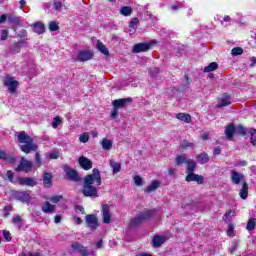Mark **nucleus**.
Listing matches in <instances>:
<instances>
[{
    "label": "nucleus",
    "instance_id": "nucleus-54",
    "mask_svg": "<svg viewBox=\"0 0 256 256\" xmlns=\"http://www.w3.org/2000/svg\"><path fill=\"white\" fill-rule=\"evenodd\" d=\"M9 37V31L7 29L2 30L1 41H5Z\"/></svg>",
    "mask_w": 256,
    "mask_h": 256
},
{
    "label": "nucleus",
    "instance_id": "nucleus-18",
    "mask_svg": "<svg viewBox=\"0 0 256 256\" xmlns=\"http://www.w3.org/2000/svg\"><path fill=\"white\" fill-rule=\"evenodd\" d=\"M149 44L138 43L133 47V53H143L145 51H149Z\"/></svg>",
    "mask_w": 256,
    "mask_h": 256
},
{
    "label": "nucleus",
    "instance_id": "nucleus-9",
    "mask_svg": "<svg viewBox=\"0 0 256 256\" xmlns=\"http://www.w3.org/2000/svg\"><path fill=\"white\" fill-rule=\"evenodd\" d=\"M86 223L91 231H95V229L99 227V223L95 215H86Z\"/></svg>",
    "mask_w": 256,
    "mask_h": 256
},
{
    "label": "nucleus",
    "instance_id": "nucleus-26",
    "mask_svg": "<svg viewBox=\"0 0 256 256\" xmlns=\"http://www.w3.org/2000/svg\"><path fill=\"white\" fill-rule=\"evenodd\" d=\"M133 14V8L129 6H123L120 9V15H123V17H131Z\"/></svg>",
    "mask_w": 256,
    "mask_h": 256
},
{
    "label": "nucleus",
    "instance_id": "nucleus-24",
    "mask_svg": "<svg viewBox=\"0 0 256 256\" xmlns=\"http://www.w3.org/2000/svg\"><path fill=\"white\" fill-rule=\"evenodd\" d=\"M42 211L43 213H53L55 211V205H52L49 201H45L42 204Z\"/></svg>",
    "mask_w": 256,
    "mask_h": 256
},
{
    "label": "nucleus",
    "instance_id": "nucleus-27",
    "mask_svg": "<svg viewBox=\"0 0 256 256\" xmlns=\"http://www.w3.org/2000/svg\"><path fill=\"white\" fill-rule=\"evenodd\" d=\"M176 119H178L179 121H184V123H191V115L186 113L176 114Z\"/></svg>",
    "mask_w": 256,
    "mask_h": 256
},
{
    "label": "nucleus",
    "instance_id": "nucleus-1",
    "mask_svg": "<svg viewBox=\"0 0 256 256\" xmlns=\"http://www.w3.org/2000/svg\"><path fill=\"white\" fill-rule=\"evenodd\" d=\"M101 185V172L99 169L94 168L92 174L87 175L84 179L83 195L85 197H99L97 194V188Z\"/></svg>",
    "mask_w": 256,
    "mask_h": 256
},
{
    "label": "nucleus",
    "instance_id": "nucleus-25",
    "mask_svg": "<svg viewBox=\"0 0 256 256\" xmlns=\"http://www.w3.org/2000/svg\"><path fill=\"white\" fill-rule=\"evenodd\" d=\"M102 145V149H104V151H111V149L113 148V141L104 138L101 142Z\"/></svg>",
    "mask_w": 256,
    "mask_h": 256
},
{
    "label": "nucleus",
    "instance_id": "nucleus-11",
    "mask_svg": "<svg viewBox=\"0 0 256 256\" xmlns=\"http://www.w3.org/2000/svg\"><path fill=\"white\" fill-rule=\"evenodd\" d=\"M127 103H133V98L128 97V98H122V99L114 100L112 102V105L116 109H121V107H125V105H127Z\"/></svg>",
    "mask_w": 256,
    "mask_h": 256
},
{
    "label": "nucleus",
    "instance_id": "nucleus-39",
    "mask_svg": "<svg viewBox=\"0 0 256 256\" xmlns=\"http://www.w3.org/2000/svg\"><path fill=\"white\" fill-rule=\"evenodd\" d=\"M235 131L239 135H247V128L243 127L242 125L235 127Z\"/></svg>",
    "mask_w": 256,
    "mask_h": 256
},
{
    "label": "nucleus",
    "instance_id": "nucleus-2",
    "mask_svg": "<svg viewBox=\"0 0 256 256\" xmlns=\"http://www.w3.org/2000/svg\"><path fill=\"white\" fill-rule=\"evenodd\" d=\"M230 178L233 185H242L239 196L241 197V199H247L249 195V184H247V181H245V175L235 170H231Z\"/></svg>",
    "mask_w": 256,
    "mask_h": 256
},
{
    "label": "nucleus",
    "instance_id": "nucleus-34",
    "mask_svg": "<svg viewBox=\"0 0 256 256\" xmlns=\"http://www.w3.org/2000/svg\"><path fill=\"white\" fill-rule=\"evenodd\" d=\"M34 31L38 35H41V33H45V26L42 23H35L34 24Z\"/></svg>",
    "mask_w": 256,
    "mask_h": 256
},
{
    "label": "nucleus",
    "instance_id": "nucleus-5",
    "mask_svg": "<svg viewBox=\"0 0 256 256\" xmlns=\"http://www.w3.org/2000/svg\"><path fill=\"white\" fill-rule=\"evenodd\" d=\"M4 85L7 87L9 93H15L17 87H19V81L15 80L14 77L6 76L4 78Z\"/></svg>",
    "mask_w": 256,
    "mask_h": 256
},
{
    "label": "nucleus",
    "instance_id": "nucleus-42",
    "mask_svg": "<svg viewBox=\"0 0 256 256\" xmlns=\"http://www.w3.org/2000/svg\"><path fill=\"white\" fill-rule=\"evenodd\" d=\"M255 226H256V221H255V218H252L248 221L247 223V229L248 231H253V229H255Z\"/></svg>",
    "mask_w": 256,
    "mask_h": 256
},
{
    "label": "nucleus",
    "instance_id": "nucleus-23",
    "mask_svg": "<svg viewBox=\"0 0 256 256\" xmlns=\"http://www.w3.org/2000/svg\"><path fill=\"white\" fill-rule=\"evenodd\" d=\"M235 133H236L235 125L229 124L225 129V135H226L227 139H229L231 141V139H233V135H235Z\"/></svg>",
    "mask_w": 256,
    "mask_h": 256
},
{
    "label": "nucleus",
    "instance_id": "nucleus-52",
    "mask_svg": "<svg viewBox=\"0 0 256 256\" xmlns=\"http://www.w3.org/2000/svg\"><path fill=\"white\" fill-rule=\"evenodd\" d=\"M150 77H157L159 75V68H153L149 71Z\"/></svg>",
    "mask_w": 256,
    "mask_h": 256
},
{
    "label": "nucleus",
    "instance_id": "nucleus-7",
    "mask_svg": "<svg viewBox=\"0 0 256 256\" xmlns=\"http://www.w3.org/2000/svg\"><path fill=\"white\" fill-rule=\"evenodd\" d=\"M32 168L33 162L22 157L20 160V164L16 168V171H24L25 173H29V170Z\"/></svg>",
    "mask_w": 256,
    "mask_h": 256
},
{
    "label": "nucleus",
    "instance_id": "nucleus-46",
    "mask_svg": "<svg viewBox=\"0 0 256 256\" xmlns=\"http://www.w3.org/2000/svg\"><path fill=\"white\" fill-rule=\"evenodd\" d=\"M172 11H177L178 9H182L183 8V2H178L176 4H172L170 6Z\"/></svg>",
    "mask_w": 256,
    "mask_h": 256
},
{
    "label": "nucleus",
    "instance_id": "nucleus-61",
    "mask_svg": "<svg viewBox=\"0 0 256 256\" xmlns=\"http://www.w3.org/2000/svg\"><path fill=\"white\" fill-rule=\"evenodd\" d=\"M250 61H251L250 67H255V65H256V57L255 56L251 57Z\"/></svg>",
    "mask_w": 256,
    "mask_h": 256
},
{
    "label": "nucleus",
    "instance_id": "nucleus-60",
    "mask_svg": "<svg viewBox=\"0 0 256 256\" xmlns=\"http://www.w3.org/2000/svg\"><path fill=\"white\" fill-rule=\"evenodd\" d=\"M135 31H137V28L129 26L128 33L130 35H134Z\"/></svg>",
    "mask_w": 256,
    "mask_h": 256
},
{
    "label": "nucleus",
    "instance_id": "nucleus-56",
    "mask_svg": "<svg viewBox=\"0 0 256 256\" xmlns=\"http://www.w3.org/2000/svg\"><path fill=\"white\" fill-rule=\"evenodd\" d=\"M119 115V108H115L112 110V113H111V117L112 119H116V117H118Z\"/></svg>",
    "mask_w": 256,
    "mask_h": 256
},
{
    "label": "nucleus",
    "instance_id": "nucleus-37",
    "mask_svg": "<svg viewBox=\"0 0 256 256\" xmlns=\"http://www.w3.org/2000/svg\"><path fill=\"white\" fill-rule=\"evenodd\" d=\"M189 161V159H187L184 155H179L176 157V165L181 166L184 163L187 164V162Z\"/></svg>",
    "mask_w": 256,
    "mask_h": 256
},
{
    "label": "nucleus",
    "instance_id": "nucleus-51",
    "mask_svg": "<svg viewBox=\"0 0 256 256\" xmlns=\"http://www.w3.org/2000/svg\"><path fill=\"white\" fill-rule=\"evenodd\" d=\"M233 215H235V212H233V211H229V212H227L225 215H224V217H223V219H224V221H229V219H231V217H233Z\"/></svg>",
    "mask_w": 256,
    "mask_h": 256
},
{
    "label": "nucleus",
    "instance_id": "nucleus-20",
    "mask_svg": "<svg viewBox=\"0 0 256 256\" xmlns=\"http://www.w3.org/2000/svg\"><path fill=\"white\" fill-rule=\"evenodd\" d=\"M231 103V96L224 94L217 104V107H227Z\"/></svg>",
    "mask_w": 256,
    "mask_h": 256
},
{
    "label": "nucleus",
    "instance_id": "nucleus-44",
    "mask_svg": "<svg viewBox=\"0 0 256 256\" xmlns=\"http://www.w3.org/2000/svg\"><path fill=\"white\" fill-rule=\"evenodd\" d=\"M49 30L50 31H59V25L55 21H52L49 23Z\"/></svg>",
    "mask_w": 256,
    "mask_h": 256
},
{
    "label": "nucleus",
    "instance_id": "nucleus-22",
    "mask_svg": "<svg viewBox=\"0 0 256 256\" xmlns=\"http://www.w3.org/2000/svg\"><path fill=\"white\" fill-rule=\"evenodd\" d=\"M161 186V183L159 181H152L150 185H148L145 189V193H153V191H157L159 187Z\"/></svg>",
    "mask_w": 256,
    "mask_h": 256
},
{
    "label": "nucleus",
    "instance_id": "nucleus-55",
    "mask_svg": "<svg viewBox=\"0 0 256 256\" xmlns=\"http://www.w3.org/2000/svg\"><path fill=\"white\" fill-rule=\"evenodd\" d=\"M21 221H22V219H21V216H19V215L14 216L12 219V223H14V225L21 223Z\"/></svg>",
    "mask_w": 256,
    "mask_h": 256
},
{
    "label": "nucleus",
    "instance_id": "nucleus-48",
    "mask_svg": "<svg viewBox=\"0 0 256 256\" xmlns=\"http://www.w3.org/2000/svg\"><path fill=\"white\" fill-rule=\"evenodd\" d=\"M79 141L80 143H87V141H89V134L83 133L82 135H80Z\"/></svg>",
    "mask_w": 256,
    "mask_h": 256
},
{
    "label": "nucleus",
    "instance_id": "nucleus-29",
    "mask_svg": "<svg viewBox=\"0 0 256 256\" xmlns=\"http://www.w3.org/2000/svg\"><path fill=\"white\" fill-rule=\"evenodd\" d=\"M96 47L100 53H103V55H109V49H107V46H105L103 42L97 41Z\"/></svg>",
    "mask_w": 256,
    "mask_h": 256
},
{
    "label": "nucleus",
    "instance_id": "nucleus-38",
    "mask_svg": "<svg viewBox=\"0 0 256 256\" xmlns=\"http://www.w3.org/2000/svg\"><path fill=\"white\" fill-rule=\"evenodd\" d=\"M61 123H63V120L61 119V117H59V116L54 117V119L52 121L53 129H57L58 125H60Z\"/></svg>",
    "mask_w": 256,
    "mask_h": 256
},
{
    "label": "nucleus",
    "instance_id": "nucleus-47",
    "mask_svg": "<svg viewBox=\"0 0 256 256\" xmlns=\"http://www.w3.org/2000/svg\"><path fill=\"white\" fill-rule=\"evenodd\" d=\"M237 247H239V240H235L232 242V246L230 247V253H235V251H237Z\"/></svg>",
    "mask_w": 256,
    "mask_h": 256
},
{
    "label": "nucleus",
    "instance_id": "nucleus-43",
    "mask_svg": "<svg viewBox=\"0 0 256 256\" xmlns=\"http://www.w3.org/2000/svg\"><path fill=\"white\" fill-rule=\"evenodd\" d=\"M49 201H51V203H59V201H61L63 199L62 195H58V196H52L47 198Z\"/></svg>",
    "mask_w": 256,
    "mask_h": 256
},
{
    "label": "nucleus",
    "instance_id": "nucleus-15",
    "mask_svg": "<svg viewBox=\"0 0 256 256\" xmlns=\"http://www.w3.org/2000/svg\"><path fill=\"white\" fill-rule=\"evenodd\" d=\"M19 185H26L27 187H35L37 181L33 178H18Z\"/></svg>",
    "mask_w": 256,
    "mask_h": 256
},
{
    "label": "nucleus",
    "instance_id": "nucleus-40",
    "mask_svg": "<svg viewBox=\"0 0 256 256\" xmlns=\"http://www.w3.org/2000/svg\"><path fill=\"white\" fill-rule=\"evenodd\" d=\"M231 55L234 57H237V55H243V48L241 47H235L231 50Z\"/></svg>",
    "mask_w": 256,
    "mask_h": 256
},
{
    "label": "nucleus",
    "instance_id": "nucleus-10",
    "mask_svg": "<svg viewBox=\"0 0 256 256\" xmlns=\"http://www.w3.org/2000/svg\"><path fill=\"white\" fill-rule=\"evenodd\" d=\"M72 249H74V251H78V253H80V255L83 256H89L91 255V252L87 251V248L83 245H81L79 242H74L71 245Z\"/></svg>",
    "mask_w": 256,
    "mask_h": 256
},
{
    "label": "nucleus",
    "instance_id": "nucleus-31",
    "mask_svg": "<svg viewBox=\"0 0 256 256\" xmlns=\"http://www.w3.org/2000/svg\"><path fill=\"white\" fill-rule=\"evenodd\" d=\"M53 7L55 11H61L65 8V0H54Z\"/></svg>",
    "mask_w": 256,
    "mask_h": 256
},
{
    "label": "nucleus",
    "instance_id": "nucleus-59",
    "mask_svg": "<svg viewBox=\"0 0 256 256\" xmlns=\"http://www.w3.org/2000/svg\"><path fill=\"white\" fill-rule=\"evenodd\" d=\"M35 159H36V163H38V165H41L42 161H41V155H39V153H36Z\"/></svg>",
    "mask_w": 256,
    "mask_h": 256
},
{
    "label": "nucleus",
    "instance_id": "nucleus-57",
    "mask_svg": "<svg viewBox=\"0 0 256 256\" xmlns=\"http://www.w3.org/2000/svg\"><path fill=\"white\" fill-rule=\"evenodd\" d=\"M8 21H10V23H17V21H19V18L15 17L13 15H9Z\"/></svg>",
    "mask_w": 256,
    "mask_h": 256
},
{
    "label": "nucleus",
    "instance_id": "nucleus-49",
    "mask_svg": "<svg viewBox=\"0 0 256 256\" xmlns=\"http://www.w3.org/2000/svg\"><path fill=\"white\" fill-rule=\"evenodd\" d=\"M49 157H50V159H59V151L54 150V151L50 152Z\"/></svg>",
    "mask_w": 256,
    "mask_h": 256
},
{
    "label": "nucleus",
    "instance_id": "nucleus-28",
    "mask_svg": "<svg viewBox=\"0 0 256 256\" xmlns=\"http://www.w3.org/2000/svg\"><path fill=\"white\" fill-rule=\"evenodd\" d=\"M52 179H53V176L51 175V173H44V176H43L44 186L51 187V185H53Z\"/></svg>",
    "mask_w": 256,
    "mask_h": 256
},
{
    "label": "nucleus",
    "instance_id": "nucleus-14",
    "mask_svg": "<svg viewBox=\"0 0 256 256\" xmlns=\"http://www.w3.org/2000/svg\"><path fill=\"white\" fill-rule=\"evenodd\" d=\"M92 58L93 54L91 51L83 50L78 53L76 61H89Z\"/></svg>",
    "mask_w": 256,
    "mask_h": 256
},
{
    "label": "nucleus",
    "instance_id": "nucleus-12",
    "mask_svg": "<svg viewBox=\"0 0 256 256\" xmlns=\"http://www.w3.org/2000/svg\"><path fill=\"white\" fill-rule=\"evenodd\" d=\"M102 217H103V223L109 224L111 223V212L109 210V205L104 204L102 206Z\"/></svg>",
    "mask_w": 256,
    "mask_h": 256
},
{
    "label": "nucleus",
    "instance_id": "nucleus-13",
    "mask_svg": "<svg viewBox=\"0 0 256 256\" xmlns=\"http://www.w3.org/2000/svg\"><path fill=\"white\" fill-rule=\"evenodd\" d=\"M14 197L17 201H21L22 203H29V201H31V196L27 192H16Z\"/></svg>",
    "mask_w": 256,
    "mask_h": 256
},
{
    "label": "nucleus",
    "instance_id": "nucleus-45",
    "mask_svg": "<svg viewBox=\"0 0 256 256\" xmlns=\"http://www.w3.org/2000/svg\"><path fill=\"white\" fill-rule=\"evenodd\" d=\"M134 183L135 185H137V187H141V185H143V179L141 178V176H134Z\"/></svg>",
    "mask_w": 256,
    "mask_h": 256
},
{
    "label": "nucleus",
    "instance_id": "nucleus-64",
    "mask_svg": "<svg viewBox=\"0 0 256 256\" xmlns=\"http://www.w3.org/2000/svg\"><path fill=\"white\" fill-rule=\"evenodd\" d=\"M168 173H169V175H175V173H177V169H175V168H169V169H168Z\"/></svg>",
    "mask_w": 256,
    "mask_h": 256
},
{
    "label": "nucleus",
    "instance_id": "nucleus-19",
    "mask_svg": "<svg viewBox=\"0 0 256 256\" xmlns=\"http://www.w3.org/2000/svg\"><path fill=\"white\" fill-rule=\"evenodd\" d=\"M22 47H27V41L20 40L19 42L15 43L13 47L11 48L12 53H19L21 51Z\"/></svg>",
    "mask_w": 256,
    "mask_h": 256
},
{
    "label": "nucleus",
    "instance_id": "nucleus-8",
    "mask_svg": "<svg viewBox=\"0 0 256 256\" xmlns=\"http://www.w3.org/2000/svg\"><path fill=\"white\" fill-rule=\"evenodd\" d=\"M78 162L80 167H82L84 171H89V169H93V162L85 156H80Z\"/></svg>",
    "mask_w": 256,
    "mask_h": 256
},
{
    "label": "nucleus",
    "instance_id": "nucleus-58",
    "mask_svg": "<svg viewBox=\"0 0 256 256\" xmlns=\"http://www.w3.org/2000/svg\"><path fill=\"white\" fill-rule=\"evenodd\" d=\"M0 159L7 161V154L3 150H0Z\"/></svg>",
    "mask_w": 256,
    "mask_h": 256
},
{
    "label": "nucleus",
    "instance_id": "nucleus-32",
    "mask_svg": "<svg viewBox=\"0 0 256 256\" xmlns=\"http://www.w3.org/2000/svg\"><path fill=\"white\" fill-rule=\"evenodd\" d=\"M195 148V144L194 143H191L189 141H184L180 147H179V150L180 151H185V149H194Z\"/></svg>",
    "mask_w": 256,
    "mask_h": 256
},
{
    "label": "nucleus",
    "instance_id": "nucleus-62",
    "mask_svg": "<svg viewBox=\"0 0 256 256\" xmlns=\"http://www.w3.org/2000/svg\"><path fill=\"white\" fill-rule=\"evenodd\" d=\"M61 219H62L61 215L58 214V215L55 216L54 222H55L56 224L61 223Z\"/></svg>",
    "mask_w": 256,
    "mask_h": 256
},
{
    "label": "nucleus",
    "instance_id": "nucleus-33",
    "mask_svg": "<svg viewBox=\"0 0 256 256\" xmlns=\"http://www.w3.org/2000/svg\"><path fill=\"white\" fill-rule=\"evenodd\" d=\"M187 165V173H193V171H195V167H197V164L195 163V161L188 159V161L186 162Z\"/></svg>",
    "mask_w": 256,
    "mask_h": 256
},
{
    "label": "nucleus",
    "instance_id": "nucleus-3",
    "mask_svg": "<svg viewBox=\"0 0 256 256\" xmlns=\"http://www.w3.org/2000/svg\"><path fill=\"white\" fill-rule=\"evenodd\" d=\"M18 141L19 143H23V145L20 146L23 153L28 154L31 153V151H37L39 149V146L33 142V138L23 131L18 134Z\"/></svg>",
    "mask_w": 256,
    "mask_h": 256
},
{
    "label": "nucleus",
    "instance_id": "nucleus-36",
    "mask_svg": "<svg viewBox=\"0 0 256 256\" xmlns=\"http://www.w3.org/2000/svg\"><path fill=\"white\" fill-rule=\"evenodd\" d=\"M217 67V62H212L204 68V73H211V71H215Z\"/></svg>",
    "mask_w": 256,
    "mask_h": 256
},
{
    "label": "nucleus",
    "instance_id": "nucleus-63",
    "mask_svg": "<svg viewBox=\"0 0 256 256\" xmlns=\"http://www.w3.org/2000/svg\"><path fill=\"white\" fill-rule=\"evenodd\" d=\"M76 211H80V213L85 214V208H83V206H76Z\"/></svg>",
    "mask_w": 256,
    "mask_h": 256
},
{
    "label": "nucleus",
    "instance_id": "nucleus-6",
    "mask_svg": "<svg viewBox=\"0 0 256 256\" xmlns=\"http://www.w3.org/2000/svg\"><path fill=\"white\" fill-rule=\"evenodd\" d=\"M64 172L66 173V176L68 177V179L70 181H74L76 183L81 181V177H79V174L73 168H71L69 166H65Z\"/></svg>",
    "mask_w": 256,
    "mask_h": 256
},
{
    "label": "nucleus",
    "instance_id": "nucleus-4",
    "mask_svg": "<svg viewBox=\"0 0 256 256\" xmlns=\"http://www.w3.org/2000/svg\"><path fill=\"white\" fill-rule=\"evenodd\" d=\"M151 217H155V210H146L144 212H141L130 221V227H137L139 223H143V221H148V219H151Z\"/></svg>",
    "mask_w": 256,
    "mask_h": 256
},
{
    "label": "nucleus",
    "instance_id": "nucleus-17",
    "mask_svg": "<svg viewBox=\"0 0 256 256\" xmlns=\"http://www.w3.org/2000/svg\"><path fill=\"white\" fill-rule=\"evenodd\" d=\"M167 241V237L161 236V235H156L152 239V245L153 247H161L163 243Z\"/></svg>",
    "mask_w": 256,
    "mask_h": 256
},
{
    "label": "nucleus",
    "instance_id": "nucleus-30",
    "mask_svg": "<svg viewBox=\"0 0 256 256\" xmlns=\"http://www.w3.org/2000/svg\"><path fill=\"white\" fill-rule=\"evenodd\" d=\"M196 159L200 165H205V163L209 162V155L206 153H201L196 157Z\"/></svg>",
    "mask_w": 256,
    "mask_h": 256
},
{
    "label": "nucleus",
    "instance_id": "nucleus-53",
    "mask_svg": "<svg viewBox=\"0 0 256 256\" xmlns=\"http://www.w3.org/2000/svg\"><path fill=\"white\" fill-rule=\"evenodd\" d=\"M3 237H4V239H6V241H11V232L4 230Z\"/></svg>",
    "mask_w": 256,
    "mask_h": 256
},
{
    "label": "nucleus",
    "instance_id": "nucleus-35",
    "mask_svg": "<svg viewBox=\"0 0 256 256\" xmlns=\"http://www.w3.org/2000/svg\"><path fill=\"white\" fill-rule=\"evenodd\" d=\"M248 133L250 135V141L252 145L255 147L256 146V130L254 128H250Z\"/></svg>",
    "mask_w": 256,
    "mask_h": 256
},
{
    "label": "nucleus",
    "instance_id": "nucleus-21",
    "mask_svg": "<svg viewBox=\"0 0 256 256\" xmlns=\"http://www.w3.org/2000/svg\"><path fill=\"white\" fill-rule=\"evenodd\" d=\"M109 165L112 169L113 175H117V173H119L121 171V163L115 162V160L111 159L109 161Z\"/></svg>",
    "mask_w": 256,
    "mask_h": 256
},
{
    "label": "nucleus",
    "instance_id": "nucleus-16",
    "mask_svg": "<svg viewBox=\"0 0 256 256\" xmlns=\"http://www.w3.org/2000/svg\"><path fill=\"white\" fill-rule=\"evenodd\" d=\"M186 181L191 182V181H196V183H198V185H202L203 183V176H199L193 172H189L187 177H186Z\"/></svg>",
    "mask_w": 256,
    "mask_h": 256
},
{
    "label": "nucleus",
    "instance_id": "nucleus-50",
    "mask_svg": "<svg viewBox=\"0 0 256 256\" xmlns=\"http://www.w3.org/2000/svg\"><path fill=\"white\" fill-rule=\"evenodd\" d=\"M137 25H139V18H133L129 24L130 27H134L137 29Z\"/></svg>",
    "mask_w": 256,
    "mask_h": 256
},
{
    "label": "nucleus",
    "instance_id": "nucleus-41",
    "mask_svg": "<svg viewBox=\"0 0 256 256\" xmlns=\"http://www.w3.org/2000/svg\"><path fill=\"white\" fill-rule=\"evenodd\" d=\"M6 177L10 181V183H18V180L17 181L15 180V175L13 174V171L9 170L6 173Z\"/></svg>",
    "mask_w": 256,
    "mask_h": 256
}]
</instances>
